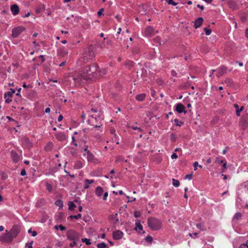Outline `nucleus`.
Segmentation results:
<instances>
[{
    "mask_svg": "<svg viewBox=\"0 0 248 248\" xmlns=\"http://www.w3.org/2000/svg\"><path fill=\"white\" fill-rule=\"evenodd\" d=\"M97 66L95 64L85 67L83 71L74 76L73 79L76 86L82 85L97 76Z\"/></svg>",
    "mask_w": 248,
    "mask_h": 248,
    "instance_id": "f257e3e1",
    "label": "nucleus"
},
{
    "mask_svg": "<svg viewBox=\"0 0 248 248\" xmlns=\"http://www.w3.org/2000/svg\"><path fill=\"white\" fill-rule=\"evenodd\" d=\"M148 224L149 228L153 230H158L161 227V222L160 220L151 218L148 220Z\"/></svg>",
    "mask_w": 248,
    "mask_h": 248,
    "instance_id": "f03ea898",
    "label": "nucleus"
},
{
    "mask_svg": "<svg viewBox=\"0 0 248 248\" xmlns=\"http://www.w3.org/2000/svg\"><path fill=\"white\" fill-rule=\"evenodd\" d=\"M67 238L71 241H77L79 239V234L73 230H70L67 232Z\"/></svg>",
    "mask_w": 248,
    "mask_h": 248,
    "instance_id": "7ed1b4c3",
    "label": "nucleus"
},
{
    "mask_svg": "<svg viewBox=\"0 0 248 248\" xmlns=\"http://www.w3.org/2000/svg\"><path fill=\"white\" fill-rule=\"evenodd\" d=\"M14 237L7 230L0 237V240L6 243H10L13 241Z\"/></svg>",
    "mask_w": 248,
    "mask_h": 248,
    "instance_id": "20e7f679",
    "label": "nucleus"
},
{
    "mask_svg": "<svg viewBox=\"0 0 248 248\" xmlns=\"http://www.w3.org/2000/svg\"><path fill=\"white\" fill-rule=\"evenodd\" d=\"M25 30L23 26H18L14 28L12 31V36L13 38H16Z\"/></svg>",
    "mask_w": 248,
    "mask_h": 248,
    "instance_id": "39448f33",
    "label": "nucleus"
},
{
    "mask_svg": "<svg viewBox=\"0 0 248 248\" xmlns=\"http://www.w3.org/2000/svg\"><path fill=\"white\" fill-rule=\"evenodd\" d=\"M240 125L243 129H246L248 126V115L246 114L241 118L239 123Z\"/></svg>",
    "mask_w": 248,
    "mask_h": 248,
    "instance_id": "423d86ee",
    "label": "nucleus"
},
{
    "mask_svg": "<svg viewBox=\"0 0 248 248\" xmlns=\"http://www.w3.org/2000/svg\"><path fill=\"white\" fill-rule=\"evenodd\" d=\"M9 232L14 238L18 235L20 232V229L17 226L14 225Z\"/></svg>",
    "mask_w": 248,
    "mask_h": 248,
    "instance_id": "0eeeda50",
    "label": "nucleus"
},
{
    "mask_svg": "<svg viewBox=\"0 0 248 248\" xmlns=\"http://www.w3.org/2000/svg\"><path fill=\"white\" fill-rule=\"evenodd\" d=\"M155 31L151 26H148L145 29V35L147 37H151L154 35Z\"/></svg>",
    "mask_w": 248,
    "mask_h": 248,
    "instance_id": "6e6552de",
    "label": "nucleus"
},
{
    "mask_svg": "<svg viewBox=\"0 0 248 248\" xmlns=\"http://www.w3.org/2000/svg\"><path fill=\"white\" fill-rule=\"evenodd\" d=\"M123 232L119 230L113 232V238L115 240H119L123 236Z\"/></svg>",
    "mask_w": 248,
    "mask_h": 248,
    "instance_id": "1a4fd4ad",
    "label": "nucleus"
},
{
    "mask_svg": "<svg viewBox=\"0 0 248 248\" xmlns=\"http://www.w3.org/2000/svg\"><path fill=\"white\" fill-rule=\"evenodd\" d=\"M228 5L231 9L233 10H237L238 9V4L233 0H230L228 2Z\"/></svg>",
    "mask_w": 248,
    "mask_h": 248,
    "instance_id": "9d476101",
    "label": "nucleus"
},
{
    "mask_svg": "<svg viewBox=\"0 0 248 248\" xmlns=\"http://www.w3.org/2000/svg\"><path fill=\"white\" fill-rule=\"evenodd\" d=\"M227 70V68L224 66H221L219 67V68L218 70V71L217 73V76L218 78L220 77L223 75H224L225 73H226Z\"/></svg>",
    "mask_w": 248,
    "mask_h": 248,
    "instance_id": "9b49d317",
    "label": "nucleus"
},
{
    "mask_svg": "<svg viewBox=\"0 0 248 248\" xmlns=\"http://www.w3.org/2000/svg\"><path fill=\"white\" fill-rule=\"evenodd\" d=\"M185 106L183 104L179 103L176 105V110L179 113L182 112L186 113V111L185 110Z\"/></svg>",
    "mask_w": 248,
    "mask_h": 248,
    "instance_id": "f8f14e48",
    "label": "nucleus"
},
{
    "mask_svg": "<svg viewBox=\"0 0 248 248\" xmlns=\"http://www.w3.org/2000/svg\"><path fill=\"white\" fill-rule=\"evenodd\" d=\"M11 11L13 15H17L19 13V7L17 4H13L11 6Z\"/></svg>",
    "mask_w": 248,
    "mask_h": 248,
    "instance_id": "ddd939ff",
    "label": "nucleus"
},
{
    "mask_svg": "<svg viewBox=\"0 0 248 248\" xmlns=\"http://www.w3.org/2000/svg\"><path fill=\"white\" fill-rule=\"evenodd\" d=\"M203 21V19L202 17H200L196 19L194 22V27L196 29H197L201 27L202 25Z\"/></svg>",
    "mask_w": 248,
    "mask_h": 248,
    "instance_id": "4468645a",
    "label": "nucleus"
},
{
    "mask_svg": "<svg viewBox=\"0 0 248 248\" xmlns=\"http://www.w3.org/2000/svg\"><path fill=\"white\" fill-rule=\"evenodd\" d=\"M11 157L15 162H17L20 160V157L18 154L15 151H12L11 152Z\"/></svg>",
    "mask_w": 248,
    "mask_h": 248,
    "instance_id": "2eb2a0df",
    "label": "nucleus"
},
{
    "mask_svg": "<svg viewBox=\"0 0 248 248\" xmlns=\"http://www.w3.org/2000/svg\"><path fill=\"white\" fill-rule=\"evenodd\" d=\"M56 138L59 141H64L66 139V136L64 133L61 132L56 135Z\"/></svg>",
    "mask_w": 248,
    "mask_h": 248,
    "instance_id": "dca6fc26",
    "label": "nucleus"
},
{
    "mask_svg": "<svg viewBox=\"0 0 248 248\" xmlns=\"http://www.w3.org/2000/svg\"><path fill=\"white\" fill-rule=\"evenodd\" d=\"M58 53L60 56L64 57L65 55L68 54V51L65 50L63 48H61L58 51Z\"/></svg>",
    "mask_w": 248,
    "mask_h": 248,
    "instance_id": "f3484780",
    "label": "nucleus"
},
{
    "mask_svg": "<svg viewBox=\"0 0 248 248\" xmlns=\"http://www.w3.org/2000/svg\"><path fill=\"white\" fill-rule=\"evenodd\" d=\"M146 97L145 93L139 94L136 95V99L139 101H142L144 100Z\"/></svg>",
    "mask_w": 248,
    "mask_h": 248,
    "instance_id": "a211bd4d",
    "label": "nucleus"
},
{
    "mask_svg": "<svg viewBox=\"0 0 248 248\" xmlns=\"http://www.w3.org/2000/svg\"><path fill=\"white\" fill-rule=\"evenodd\" d=\"M234 106L236 109V115L237 116H240V112L242 111L244 108V106H242L240 109H239V106L237 104H234Z\"/></svg>",
    "mask_w": 248,
    "mask_h": 248,
    "instance_id": "6ab92c4d",
    "label": "nucleus"
},
{
    "mask_svg": "<svg viewBox=\"0 0 248 248\" xmlns=\"http://www.w3.org/2000/svg\"><path fill=\"white\" fill-rule=\"evenodd\" d=\"M147 10V7L145 5H141L139 7V11L142 14L145 15L146 14V11Z\"/></svg>",
    "mask_w": 248,
    "mask_h": 248,
    "instance_id": "aec40b11",
    "label": "nucleus"
},
{
    "mask_svg": "<svg viewBox=\"0 0 248 248\" xmlns=\"http://www.w3.org/2000/svg\"><path fill=\"white\" fill-rule=\"evenodd\" d=\"M103 192V188L100 186H98L96 187L95 190V194L98 196H100L102 195V193Z\"/></svg>",
    "mask_w": 248,
    "mask_h": 248,
    "instance_id": "412c9836",
    "label": "nucleus"
},
{
    "mask_svg": "<svg viewBox=\"0 0 248 248\" xmlns=\"http://www.w3.org/2000/svg\"><path fill=\"white\" fill-rule=\"evenodd\" d=\"M196 227L202 231H205L206 230V228L204 226V224L203 222H201L200 223L197 224L196 225Z\"/></svg>",
    "mask_w": 248,
    "mask_h": 248,
    "instance_id": "4be33fe9",
    "label": "nucleus"
},
{
    "mask_svg": "<svg viewBox=\"0 0 248 248\" xmlns=\"http://www.w3.org/2000/svg\"><path fill=\"white\" fill-rule=\"evenodd\" d=\"M53 148V144L49 142L45 147V150L47 151H50Z\"/></svg>",
    "mask_w": 248,
    "mask_h": 248,
    "instance_id": "5701e85b",
    "label": "nucleus"
},
{
    "mask_svg": "<svg viewBox=\"0 0 248 248\" xmlns=\"http://www.w3.org/2000/svg\"><path fill=\"white\" fill-rule=\"evenodd\" d=\"M68 206H69V210H73L76 207V205L72 202H70L68 203Z\"/></svg>",
    "mask_w": 248,
    "mask_h": 248,
    "instance_id": "b1692460",
    "label": "nucleus"
},
{
    "mask_svg": "<svg viewBox=\"0 0 248 248\" xmlns=\"http://www.w3.org/2000/svg\"><path fill=\"white\" fill-rule=\"evenodd\" d=\"M89 56V59H92L94 57V53L92 51H90L88 53L85 54L84 57H87Z\"/></svg>",
    "mask_w": 248,
    "mask_h": 248,
    "instance_id": "393cba45",
    "label": "nucleus"
},
{
    "mask_svg": "<svg viewBox=\"0 0 248 248\" xmlns=\"http://www.w3.org/2000/svg\"><path fill=\"white\" fill-rule=\"evenodd\" d=\"M46 186L47 190L49 192H52L53 188H52V186H51V184H50L46 182Z\"/></svg>",
    "mask_w": 248,
    "mask_h": 248,
    "instance_id": "a878e982",
    "label": "nucleus"
},
{
    "mask_svg": "<svg viewBox=\"0 0 248 248\" xmlns=\"http://www.w3.org/2000/svg\"><path fill=\"white\" fill-rule=\"evenodd\" d=\"M172 184L175 187H178L180 185V182L178 180L172 179Z\"/></svg>",
    "mask_w": 248,
    "mask_h": 248,
    "instance_id": "bb28decb",
    "label": "nucleus"
},
{
    "mask_svg": "<svg viewBox=\"0 0 248 248\" xmlns=\"http://www.w3.org/2000/svg\"><path fill=\"white\" fill-rule=\"evenodd\" d=\"M15 93V90H12V91H9L7 93H5L4 95H6V96L8 97H12L13 95Z\"/></svg>",
    "mask_w": 248,
    "mask_h": 248,
    "instance_id": "cd10ccee",
    "label": "nucleus"
},
{
    "mask_svg": "<svg viewBox=\"0 0 248 248\" xmlns=\"http://www.w3.org/2000/svg\"><path fill=\"white\" fill-rule=\"evenodd\" d=\"M139 229L140 230H142L143 229V227H142V226L141 225V224L139 223V222H138V223H136V227H135V230L136 231H137V229Z\"/></svg>",
    "mask_w": 248,
    "mask_h": 248,
    "instance_id": "c85d7f7f",
    "label": "nucleus"
},
{
    "mask_svg": "<svg viewBox=\"0 0 248 248\" xmlns=\"http://www.w3.org/2000/svg\"><path fill=\"white\" fill-rule=\"evenodd\" d=\"M242 217V215L240 213H236L233 217V219L238 220Z\"/></svg>",
    "mask_w": 248,
    "mask_h": 248,
    "instance_id": "c756f323",
    "label": "nucleus"
},
{
    "mask_svg": "<svg viewBox=\"0 0 248 248\" xmlns=\"http://www.w3.org/2000/svg\"><path fill=\"white\" fill-rule=\"evenodd\" d=\"M81 217V215L80 214H78L77 215H75V216L71 215L69 217L71 219L75 218L76 219H78L80 218Z\"/></svg>",
    "mask_w": 248,
    "mask_h": 248,
    "instance_id": "7c9ffc66",
    "label": "nucleus"
},
{
    "mask_svg": "<svg viewBox=\"0 0 248 248\" xmlns=\"http://www.w3.org/2000/svg\"><path fill=\"white\" fill-rule=\"evenodd\" d=\"M97 246L98 248H106L107 247L106 244L104 242L98 244Z\"/></svg>",
    "mask_w": 248,
    "mask_h": 248,
    "instance_id": "2f4dec72",
    "label": "nucleus"
},
{
    "mask_svg": "<svg viewBox=\"0 0 248 248\" xmlns=\"http://www.w3.org/2000/svg\"><path fill=\"white\" fill-rule=\"evenodd\" d=\"M174 122L175 123V125L177 126H181L182 124H183V122H180L177 119H175L174 120Z\"/></svg>",
    "mask_w": 248,
    "mask_h": 248,
    "instance_id": "473e14b6",
    "label": "nucleus"
},
{
    "mask_svg": "<svg viewBox=\"0 0 248 248\" xmlns=\"http://www.w3.org/2000/svg\"><path fill=\"white\" fill-rule=\"evenodd\" d=\"M83 167V165L81 162H77L75 166V168L77 169H79Z\"/></svg>",
    "mask_w": 248,
    "mask_h": 248,
    "instance_id": "72a5a7b5",
    "label": "nucleus"
},
{
    "mask_svg": "<svg viewBox=\"0 0 248 248\" xmlns=\"http://www.w3.org/2000/svg\"><path fill=\"white\" fill-rule=\"evenodd\" d=\"M204 31L205 32V34L206 35H209L211 33V30L210 29H208L207 28H204Z\"/></svg>",
    "mask_w": 248,
    "mask_h": 248,
    "instance_id": "f704fd0d",
    "label": "nucleus"
},
{
    "mask_svg": "<svg viewBox=\"0 0 248 248\" xmlns=\"http://www.w3.org/2000/svg\"><path fill=\"white\" fill-rule=\"evenodd\" d=\"M44 9H45L44 6H43V5L41 6L36 9V13L37 14H38V13H40L42 10H44Z\"/></svg>",
    "mask_w": 248,
    "mask_h": 248,
    "instance_id": "c9c22d12",
    "label": "nucleus"
},
{
    "mask_svg": "<svg viewBox=\"0 0 248 248\" xmlns=\"http://www.w3.org/2000/svg\"><path fill=\"white\" fill-rule=\"evenodd\" d=\"M82 241L85 242L86 245H89L91 244L90 240L87 238H82Z\"/></svg>",
    "mask_w": 248,
    "mask_h": 248,
    "instance_id": "e433bc0d",
    "label": "nucleus"
},
{
    "mask_svg": "<svg viewBox=\"0 0 248 248\" xmlns=\"http://www.w3.org/2000/svg\"><path fill=\"white\" fill-rule=\"evenodd\" d=\"M239 248H248V240L246 243L241 244Z\"/></svg>",
    "mask_w": 248,
    "mask_h": 248,
    "instance_id": "4c0bfd02",
    "label": "nucleus"
},
{
    "mask_svg": "<svg viewBox=\"0 0 248 248\" xmlns=\"http://www.w3.org/2000/svg\"><path fill=\"white\" fill-rule=\"evenodd\" d=\"M4 98L5 99V102L6 103H9L10 102H11L12 101V100H11V97H8L7 96H6V95H4Z\"/></svg>",
    "mask_w": 248,
    "mask_h": 248,
    "instance_id": "58836bf2",
    "label": "nucleus"
},
{
    "mask_svg": "<svg viewBox=\"0 0 248 248\" xmlns=\"http://www.w3.org/2000/svg\"><path fill=\"white\" fill-rule=\"evenodd\" d=\"M56 204L59 207H62V202L61 200H58L55 202Z\"/></svg>",
    "mask_w": 248,
    "mask_h": 248,
    "instance_id": "ea45409f",
    "label": "nucleus"
},
{
    "mask_svg": "<svg viewBox=\"0 0 248 248\" xmlns=\"http://www.w3.org/2000/svg\"><path fill=\"white\" fill-rule=\"evenodd\" d=\"M87 155H88L87 158L89 161L92 160L93 155L89 151L87 152Z\"/></svg>",
    "mask_w": 248,
    "mask_h": 248,
    "instance_id": "a19ab883",
    "label": "nucleus"
},
{
    "mask_svg": "<svg viewBox=\"0 0 248 248\" xmlns=\"http://www.w3.org/2000/svg\"><path fill=\"white\" fill-rule=\"evenodd\" d=\"M28 232L29 233H32V235L33 236H36L37 234V233L36 231H31V229H29V231H28Z\"/></svg>",
    "mask_w": 248,
    "mask_h": 248,
    "instance_id": "79ce46f5",
    "label": "nucleus"
},
{
    "mask_svg": "<svg viewBox=\"0 0 248 248\" xmlns=\"http://www.w3.org/2000/svg\"><path fill=\"white\" fill-rule=\"evenodd\" d=\"M126 65L128 66L129 68H130L133 65V62L131 61L128 62L126 63Z\"/></svg>",
    "mask_w": 248,
    "mask_h": 248,
    "instance_id": "37998d69",
    "label": "nucleus"
},
{
    "mask_svg": "<svg viewBox=\"0 0 248 248\" xmlns=\"http://www.w3.org/2000/svg\"><path fill=\"white\" fill-rule=\"evenodd\" d=\"M146 240L147 242H151L153 241V238L151 236L148 235L146 237Z\"/></svg>",
    "mask_w": 248,
    "mask_h": 248,
    "instance_id": "c03bdc74",
    "label": "nucleus"
},
{
    "mask_svg": "<svg viewBox=\"0 0 248 248\" xmlns=\"http://www.w3.org/2000/svg\"><path fill=\"white\" fill-rule=\"evenodd\" d=\"M169 4H172L173 5H176L177 3L174 2L173 0H167Z\"/></svg>",
    "mask_w": 248,
    "mask_h": 248,
    "instance_id": "a18cd8bd",
    "label": "nucleus"
},
{
    "mask_svg": "<svg viewBox=\"0 0 248 248\" xmlns=\"http://www.w3.org/2000/svg\"><path fill=\"white\" fill-rule=\"evenodd\" d=\"M104 12V9L101 8L99 10V11L97 12V15L98 16H100L103 15Z\"/></svg>",
    "mask_w": 248,
    "mask_h": 248,
    "instance_id": "49530a36",
    "label": "nucleus"
},
{
    "mask_svg": "<svg viewBox=\"0 0 248 248\" xmlns=\"http://www.w3.org/2000/svg\"><path fill=\"white\" fill-rule=\"evenodd\" d=\"M85 182L86 183H87V184H93V182H94V181L93 180H88V179H86L85 180Z\"/></svg>",
    "mask_w": 248,
    "mask_h": 248,
    "instance_id": "de8ad7c7",
    "label": "nucleus"
},
{
    "mask_svg": "<svg viewBox=\"0 0 248 248\" xmlns=\"http://www.w3.org/2000/svg\"><path fill=\"white\" fill-rule=\"evenodd\" d=\"M192 174H187L185 176V178L186 179H187L188 180H191L192 179Z\"/></svg>",
    "mask_w": 248,
    "mask_h": 248,
    "instance_id": "09e8293b",
    "label": "nucleus"
},
{
    "mask_svg": "<svg viewBox=\"0 0 248 248\" xmlns=\"http://www.w3.org/2000/svg\"><path fill=\"white\" fill-rule=\"evenodd\" d=\"M176 139V137H175V135L173 134H171V135H170V140L171 141H175Z\"/></svg>",
    "mask_w": 248,
    "mask_h": 248,
    "instance_id": "8fccbe9b",
    "label": "nucleus"
},
{
    "mask_svg": "<svg viewBox=\"0 0 248 248\" xmlns=\"http://www.w3.org/2000/svg\"><path fill=\"white\" fill-rule=\"evenodd\" d=\"M32 244H33V242L31 241L29 244L27 243L26 245V246L28 247V248H32Z\"/></svg>",
    "mask_w": 248,
    "mask_h": 248,
    "instance_id": "3c124183",
    "label": "nucleus"
},
{
    "mask_svg": "<svg viewBox=\"0 0 248 248\" xmlns=\"http://www.w3.org/2000/svg\"><path fill=\"white\" fill-rule=\"evenodd\" d=\"M24 142H26V143L27 144V145L28 147H29L30 146L31 143H30V142L28 139H27V138L25 139Z\"/></svg>",
    "mask_w": 248,
    "mask_h": 248,
    "instance_id": "603ef678",
    "label": "nucleus"
},
{
    "mask_svg": "<svg viewBox=\"0 0 248 248\" xmlns=\"http://www.w3.org/2000/svg\"><path fill=\"white\" fill-rule=\"evenodd\" d=\"M197 166H198V162L196 161L193 163V167L195 170H197Z\"/></svg>",
    "mask_w": 248,
    "mask_h": 248,
    "instance_id": "864d4df0",
    "label": "nucleus"
},
{
    "mask_svg": "<svg viewBox=\"0 0 248 248\" xmlns=\"http://www.w3.org/2000/svg\"><path fill=\"white\" fill-rule=\"evenodd\" d=\"M224 162V161L223 160H219V159H218V158H217L216 160V162L218 164H221V163H223Z\"/></svg>",
    "mask_w": 248,
    "mask_h": 248,
    "instance_id": "5fc2aeb1",
    "label": "nucleus"
},
{
    "mask_svg": "<svg viewBox=\"0 0 248 248\" xmlns=\"http://www.w3.org/2000/svg\"><path fill=\"white\" fill-rule=\"evenodd\" d=\"M197 235H198V233L197 232H195L193 233H189V235L192 238H195L194 237H193V235L196 237L197 236Z\"/></svg>",
    "mask_w": 248,
    "mask_h": 248,
    "instance_id": "6e6d98bb",
    "label": "nucleus"
},
{
    "mask_svg": "<svg viewBox=\"0 0 248 248\" xmlns=\"http://www.w3.org/2000/svg\"><path fill=\"white\" fill-rule=\"evenodd\" d=\"M171 157L172 159H176L178 157V156L175 153H173L171 155Z\"/></svg>",
    "mask_w": 248,
    "mask_h": 248,
    "instance_id": "4d7b16f0",
    "label": "nucleus"
},
{
    "mask_svg": "<svg viewBox=\"0 0 248 248\" xmlns=\"http://www.w3.org/2000/svg\"><path fill=\"white\" fill-rule=\"evenodd\" d=\"M59 227L60 230L62 231H64L66 229V228L64 226H62V225H59Z\"/></svg>",
    "mask_w": 248,
    "mask_h": 248,
    "instance_id": "13d9d810",
    "label": "nucleus"
},
{
    "mask_svg": "<svg viewBox=\"0 0 248 248\" xmlns=\"http://www.w3.org/2000/svg\"><path fill=\"white\" fill-rule=\"evenodd\" d=\"M223 169L222 171V172H225V169H226L227 168V163L226 162H225L223 164Z\"/></svg>",
    "mask_w": 248,
    "mask_h": 248,
    "instance_id": "bf43d9fd",
    "label": "nucleus"
},
{
    "mask_svg": "<svg viewBox=\"0 0 248 248\" xmlns=\"http://www.w3.org/2000/svg\"><path fill=\"white\" fill-rule=\"evenodd\" d=\"M108 193L107 192H106L104 194L103 200H104V201L106 200L107 198V197H108Z\"/></svg>",
    "mask_w": 248,
    "mask_h": 248,
    "instance_id": "052dcab7",
    "label": "nucleus"
},
{
    "mask_svg": "<svg viewBox=\"0 0 248 248\" xmlns=\"http://www.w3.org/2000/svg\"><path fill=\"white\" fill-rule=\"evenodd\" d=\"M20 174L22 176H25L26 174V170L24 169H23L21 170Z\"/></svg>",
    "mask_w": 248,
    "mask_h": 248,
    "instance_id": "680f3d73",
    "label": "nucleus"
},
{
    "mask_svg": "<svg viewBox=\"0 0 248 248\" xmlns=\"http://www.w3.org/2000/svg\"><path fill=\"white\" fill-rule=\"evenodd\" d=\"M76 245H77V243H76V241H73V243H71L70 244V246L71 247H73L75 246H76Z\"/></svg>",
    "mask_w": 248,
    "mask_h": 248,
    "instance_id": "e2e57ef3",
    "label": "nucleus"
},
{
    "mask_svg": "<svg viewBox=\"0 0 248 248\" xmlns=\"http://www.w3.org/2000/svg\"><path fill=\"white\" fill-rule=\"evenodd\" d=\"M132 128L134 130H138L139 131H141V129L140 127H138L137 126H133Z\"/></svg>",
    "mask_w": 248,
    "mask_h": 248,
    "instance_id": "0e129e2a",
    "label": "nucleus"
},
{
    "mask_svg": "<svg viewBox=\"0 0 248 248\" xmlns=\"http://www.w3.org/2000/svg\"><path fill=\"white\" fill-rule=\"evenodd\" d=\"M62 119H63L62 115H59V116L58 117V121L59 122H60V121H61L62 120Z\"/></svg>",
    "mask_w": 248,
    "mask_h": 248,
    "instance_id": "69168bd1",
    "label": "nucleus"
},
{
    "mask_svg": "<svg viewBox=\"0 0 248 248\" xmlns=\"http://www.w3.org/2000/svg\"><path fill=\"white\" fill-rule=\"evenodd\" d=\"M50 112V108H46L45 109L46 113H49Z\"/></svg>",
    "mask_w": 248,
    "mask_h": 248,
    "instance_id": "338daca9",
    "label": "nucleus"
},
{
    "mask_svg": "<svg viewBox=\"0 0 248 248\" xmlns=\"http://www.w3.org/2000/svg\"><path fill=\"white\" fill-rule=\"evenodd\" d=\"M140 216V213H139V212H136L135 213V217H139Z\"/></svg>",
    "mask_w": 248,
    "mask_h": 248,
    "instance_id": "774afa93",
    "label": "nucleus"
}]
</instances>
